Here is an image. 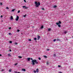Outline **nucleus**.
Wrapping results in <instances>:
<instances>
[{
	"mask_svg": "<svg viewBox=\"0 0 73 73\" xmlns=\"http://www.w3.org/2000/svg\"><path fill=\"white\" fill-rule=\"evenodd\" d=\"M31 62H32V64H37L38 63V61H37L36 59H34L33 60H32Z\"/></svg>",
	"mask_w": 73,
	"mask_h": 73,
	"instance_id": "f257e3e1",
	"label": "nucleus"
},
{
	"mask_svg": "<svg viewBox=\"0 0 73 73\" xmlns=\"http://www.w3.org/2000/svg\"><path fill=\"white\" fill-rule=\"evenodd\" d=\"M35 4H36V8L38 7V5H40V3L39 2L37 3V2H35Z\"/></svg>",
	"mask_w": 73,
	"mask_h": 73,
	"instance_id": "f03ea898",
	"label": "nucleus"
},
{
	"mask_svg": "<svg viewBox=\"0 0 73 73\" xmlns=\"http://www.w3.org/2000/svg\"><path fill=\"white\" fill-rule=\"evenodd\" d=\"M19 16H17L16 18L15 19V21H18V20H19Z\"/></svg>",
	"mask_w": 73,
	"mask_h": 73,
	"instance_id": "7ed1b4c3",
	"label": "nucleus"
},
{
	"mask_svg": "<svg viewBox=\"0 0 73 73\" xmlns=\"http://www.w3.org/2000/svg\"><path fill=\"white\" fill-rule=\"evenodd\" d=\"M56 25H58L59 24H61V22L60 21H59L58 22V23L56 22Z\"/></svg>",
	"mask_w": 73,
	"mask_h": 73,
	"instance_id": "20e7f679",
	"label": "nucleus"
},
{
	"mask_svg": "<svg viewBox=\"0 0 73 73\" xmlns=\"http://www.w3.org/2000/svg\"><path fill=\"white\" fill-rule=\"evenodd\" d=\"M13 16H11L10 18V20H13Z\"/></svg>",
	"mask_w": 73,
	"mask_h": 73,
	"instance_id": "39448f33",
	"label": "nucleus"
},
{
	"mask_svg": "<svg viewBox=\"0 0 73 73\" xmlns=\"http://www.w3.org/2000/svg\"><path fill=\"white\" fill-rule=\"evenodd\" d=\"M22 70L24 71V72H25V71H26V70H25V69L24 68H23Z\"/></svg>",
	"mask_w": 73,
	"mask_h": 73,
	"instance_id": "423d86ee",
	"label": "nucleus"
},
{
	"mask_svg": "<svg viewBox=\"0 0 73 73\" xmlns=\"http://www.w3.org/2000/svg\"><path fill=\"white\" fill-rule=\"evenodd\" d=\"M40 36H38L37 37V40H38L40 39Z\"/></svg>",
	"mask_w": 73,
	"mask_h": 73,
	"instance_id": "0eeeda50",
	"label": "nucleus"
},
{
	"mask_svg": "<svg viewBox=\"0 0 73 73\" xmlns=\"http://www.w3.org/2000/svg\"><path fill=\"white\" fill-rule=\"evenodd\" d=\"M7 56H8V57H11V55L10 54H8Z\"/></svg>",
	"mask_w": 73,
	"mask_h": 73,
	"instance_id": "6e6552de",
	"label": "nucleus"
},
{
	"mask_svg": "<svg viewBox=\"0 0 73 73\" xmlns=\"http://www.w3.org/2000/svg\"><path fill=\"white\" fill-rule=\"evenodd\" d=\"M36 72L37 73H38V69L37 68L36 69Z\"/></svg>",
	"mask_w": 73,
	"mask_h": 73,
	"instance_id": "1a4fd4ad",
	"label": "nucleus"
},
{
	"mask_svg": "<svg viewBox=\"0 0 73 73\" xmlns=\"http://www.w3.org/2000/svg\"><path fill=\"white\" fill-rule=\"evenodd\" d=\"M27 59L29 61H30V60H31V58H28Z\"/></svg>",
	"mask_w": 73,
	"mask_h": 73,
	"instance_id": "9d476101",
	"label": "nucleus"
},
{
	"mask_svg": "<svg viewBox=\"0 0 73 73\" xmlns=\"http://www.w3.org/2000/svg\"><path fill=\"white\" fill-rule=\"evenodd\" d=\"M44 28V26H42L41 27H40V29H43Z\"/></svg>",
	"mask_w": 73,
	"mask_h": 73,
	"instance_id": "9b49d317",
	"label": "nucleus"
},
{
	"mask_svg": "<svg viewBox=\"0 0 73 73\" xmlns=\"http://www.w3.org/2000/svg\"><path fill=\"white\" fill-rule=\"evenodd\" d=\"M68 33V32L67 31H65L64 32V34H66V33Z\"/></svg>",
	"mask_w": 73,
	"mask_h": 73,
	"instance_id": "f8f14e48",
	"label": "nucleus"
},
{
	"mask_svg": "<svg viewBox=\"0 0 73 73\" xmlns=\"http://www.w3.org/2000/svg\"><path fill=\"white\" fill-rule=\"evenodd\" d=\"M56 40L57 41H61L60 39H57Z\"/></svg>",
	"mask_w": 73,
	"mask_h": 73,
	"instance_id": "ddd939ff",
	"label": "nucleus"
},
{
	"mask_svg": "<svg viewBox=\"0 0 73 73\" xmlns=\"http://www.w3.org/2000/svg\"><path fill=\"white\" fill-rule=\"evenodd\" d=\"M58 27H61V25H58Z\"/></svg>",
	"mask_w": 73,
	"mask_h": 73,
	"instance_id": "4468645a",
	"label": "nucleus"
},
{
	"mask_svg": "<svg viewBox=\"0 0 73 73\" xmlns=\"http://www.w3.org/2000/svg\"><path fill=\"white\" fill-rule=\"evenodd\" d=\"M18 57L19 58H22V57L21 56H18Z\"/></svg>",
	"mask_w": 73,
	"mask_h": 73,
	"instance_id": "2eb2a0df",
	"label": "nucleus"
},
{
	"mask_svg": "<svg viewBox=\"0 0 73 73\" xmlns=\"http://www.w3.org/2000/svg\"><path fill=\"white\" fill-rule=\"evenodd\" d=\"M34 40H37V38H34Z\"/></svg>",
	"mask_w": 73,
	"mask_h": 73,
	"instance_id": "dca6fc26",
	"label": "nucleus"
},
{
	"mask_svg": "<svg viewBox=\"0 0 73 73\" xmlns=\"http://www.w3.org/2000/svg\"><path fill=\"white\" fill-rule=\"evenodd\" d=\"M56 54H54V57H56Z\"/></svg>",
	"mask_w": 73,
	"mask_h": 73,
	"instance_id": "f3484780",
	"label": "nucleus"
},
{
	"mask_svg": "<svg viewBox=\"0 0 73 73\" xmlns=\"http://www.w3.org/2000/svg\"><path fill=\"white\" fill-rule=\"evenodd\" d=\"M14 11H15V9H13V10L11 11H12V12H14Z\"/></svg>",
	"mask_w": 73,
	"mask_h": 73,
	"instance_id": "a211bd4d",
	"label": "nucleus"
},
{
	"mask_svg": "<svg viewBox=\"0 0 73 73\" xmlns=\"http://www.w3.org/2000/svg\"><path fill=\"white\" fill-rule=\"evenodd\" d=\"M56 39H55L53 41H54V42H55V41H56Z\"/></svg>",
	"mask_w": 73,
	"mask_h": 73,
	"instance_id": "6ab92c4d",
	"label": "nucleus"
},
{
	"mask_svg": "<svg viewBox=\"0 0 73 73\" xmlns=\"http://www.w3.org/2000/svg\"><path fill=\"white\" fill-rule=\"evenodd\" d=\"M56 7H57V6L54 5V8H56Z\"/></svg>",
	"mask_w": 73,
	"mask_h": 73,
	"instance_id": "aec40b11",
	"label": "nucleus"
},
{
	"mask_svg": "<svg viewBox=\"0 0 73 73\" xmlns=\"http://www.w3.org/2000/svg\"><path fill=\"white\" fill-rule=\"evenodd\" d=\"M46 64H49V62H46Z\"/></svg>",
	"mask_w": 73,
	"mask_h": 73,
	"instance_id": "412c9836",
	"label": "nucleus"
},
{
	"mask_svg": "<svg viewBox=\"0 0 73 73\" xmlns=\"http://www.w3.org/2000/svg\"><path fill=\"white\" fill-rule=\"evenodd\" d=\"M51 30V29H48V31H50Z\"/></svg>",
	"mask_w": 73,
	"mask_h": 73,
	"instance_id": "4be33fe9",
	"label": "nucleus"
},
{
	"mask_svg": "<svg viewBox=\"0 0 73 73\" xmlns=\"http://www.w3.org/2000/svg\"><path fill=\"white\" fill-rule=\"evenodd\" d=\"M38 59L39 60H41V58H40V57H39L38 58Z\"/></svg>",
	"mask_w": 73,
	"mask_h": 73,
	"instance_id": "5701e85b",
	"label": "nucleus"
},
{
	"mask_svg": "<svg viewBox=\"0 0 73 73\" xmlns=\"http://www.w3.org/2000/svg\"><path fill=\"white\" fill-rule=\"evenodd\" d=\"M6 9H9V8H8V7H6Z\"/></svg>",
	"mask_w": 73,
	"mask_h": 73,
	"instance_id": "b1692460",
	"label": "nucleus"
},
{
	"mask_svg": "<svg viewBox=\"0 0 73 73\" xmlns=\"http://www.w3.org/2000/svg\"><path fill=\"white\" fill-rule=\"evenodd\" d=\"M15 73H20V72H15Z\"/></svg>",
	"mask_w": 73,
	"mask_h": 73,
	"instance_id": "393cba45",
	"label": "nucleus"
},
{
	"mask_svg": "<svg viewBox=\"0 0 73 73\" xmlns=\"http://www.w3.org/2000/svg\"><path fill=\"white\" fill-rule=\"evenodd\" d=\"M20 10L18 11L17 13H20Z\"/></svg>",
	"mask_w": 73,
	"mask_h": 73,
	"instance_id": "a878e982",
	"label": "nucleus"
},
{
	"mask_svg": "<svg viewBox=\"0 0 73 73\" xmlns=\"http://www.w3.org/2000/svg\"><path fill=\"white\" fill-rule=\"evenodd\" d=\"M29 41H32V40L31 39H29Z\"/></svg>",
	"mask_w": 73,
	"mask_h": 73,
	"instance_id": "bb28decb",
	"label": "nucleus"
},
{
	"mask_svg": "<svg viewBox=\"0 0 73 73\" xmlns=\"http://www.w3.org/2000/svg\"><path fill=\"white\" fill-rule=\"evenodd\" d=\"M15 45H17V42H15Z\"/></svg>",
	"mask_w": 73,
	"mask_h": 73,
	"instance_id": "cd10ccee",
	"label": "nucleus"
},
{
	"mask_svg": "<svg viewBox=\"0 0 73 73\" xmlns=\"http://www.w3.org/2000/svg\"><path fill=\"white\" fill-rule=\"evenodd\" d=\"M17 32H20V30H19V29L17 30Z\"/></svg>",
	"mask_w": 73,
	"mask_h": 73,
	"instance_id": "c85d7f7f",
	"label": "nucleus"
},
{
	"mask_svg": "<svg viewBox=\"0 0 73 73\" xmlns=\"http://www.w3.org/2000/svg\"><path fill=\"white\" fill-rule=\"evenodd\" d=\"M46 50H47V51H49V49H47Z\"/></svg>",
	"mask_w": 73,
	"mask_h": 73,
	"instance_id": "c756f323",
	"label": "nucleus"
},
{
	"mask_svg": "<svg viewBox=\"0 0 73 73\" xmlns=\"http://www.w3.org/2000/svg\"><path fill=\"white\" fill-rule=\"evenodd\" d=\"M12 41H10V42H9L10 43H12Z\"/></svg>",
	"mask_w": 73,
	"mask_h": 73,
	"instance_id": "7c9ffc66",
	"label": "nucleus"
},
{
	"mask_svg": "<svg viewBox=\"0 0 73 73\" xmlns=\"http://www.w3.org/2000/svg\"><path fill=\"white\" fill-rule=\"evenodd\" d=\"M61 66L60 65H58V67H59V68L61 67Z\"/></svg>",
	"mask_w": 73,
	"mask_h": 73,
	"instance_id": "2f4dec72",
	"label": "nucleus"
},
{
	"mask_svg": "<svg viewBox=\"0 0 73 73\" xmlns=\"http://www.w3.org/2000/svg\"><path fill=\"white\" fill-rule=\"evenodd\" d=\"M9 72H11V70H9Z\"/></svg>",
	"mask_w": 73,
	"mask_h": 73,
	"instance_id": "473e14b6",
	"label": "nucleus"
},
{
	"mask_svg": "<svg viewBox=\"0 0 73 73\" xmlns=\"http://www.w3.org/2000/svg\"><path fill=\"white\" fill-rule=\"evenodd\" d=\"M25 7H26L25 6H23V8H25Z\"/></svg>",
	"mask_w": 73,
	"mask_h": 73,
	"instance_id": "72a5a7b5",
	"label": "nucleus"
},
{
	"mask_svg": "<svg viewBox=\"0 0 73 73\" xmlns=\"http://www.w3.org/2000/svg\"><path fill=\"white\" fill-rule=\"evenodd\" d=\"M9 35H11V33H9Z\"/></svg>",
	"mask_w": 73,
	"mask_h": 73,
	"instance_id": "f704fd0d",
	"label": "nucleus"
},
{
	"mask_svg": "<svg viewBox=\"0 0 73 73\" xmlns=\"http://www.w3.org/2000/svg\"><path fill=\"white\" fill-rule=\"evenodd\" d=\"M0 5H3V4L2 3H0Z\"/></svg>",
	"mask_w": 73,
	"mask_h": 73,
	"instance_id": "c9c22d12",
	"label": "nucleus"
},
{
	"mask_svg": "<svg viewBox=\"0 0 73 73\" xmlns=\"http://www.w3.org/2000/svg\"><path fill=\"white\" fill-rule=\"evenodd\" d=\"M25 9H28V7H26V6L25 7Z\"/></svg>",
	"mask_w": 73,
	"mask_h": 73,
	"instance_id": "e433bc0d",
	"label": "nucleus"
},
{
	"mask_svg": "<svg viewBox=\"0 0 73 73\" xmlns=\"http://www.w3.org/2000/svg\"><path fill=\"white\" fill-rule=\"evenodd\" d=\"M26 16H27V15L26 14L25 15H24V17H25Z\"/></svg>",
	"mask_w": 73,
	"mask_h": 73,
	"instance_id": "4c0bfd02",
	"label": "nucleus"
},
{
	"mask_svg": "<svg viewBox=\"0 0 73 73\" xmlns=\"http://www.w3.org/2000/svg\"><path fill=\"white\" fill-rule=\"evenodd\" d=\"M34 73H36V71L35 70H34Z\"/></svg>",
	"mask_w": 73,
	"mask_h": 73,
	"instance_id": "58836bf2",
	"label": "nucleus"
},
{
	"mask_svg": "<svg viewBox=\"0 0 73 73\" xmlns=\"http://www.w3.org/2000/svg\"><path fill=\"white\" fill-rule=\"evenodd\" d=\"M42 10H44V8H42Z\"/></svg>",
	"mask_w": 73,
	"mask_h": 73,
	"instance_id": "ea45409f",
	"label": "nucleus"
},
{
	"mask_svg": "<svg viewBox=\"0 0 73 73\" xmlns=\"http://www.w3.org/2000/svg\"><path fill=\"white\" fill-rule=\"evenodd\" d=\"M31 60H32V61H33V58H31Z\"/></svg>",
	"mask_w": 73,
	"mask_h": 73,
	"instance_id": "a19ab883",
	"label": "nucleus"
},
{
	"mask_svg": "<svg viewBox=\"0 0 73 73\" xmlns=\"http://www.w3.org/2000/svg\"><path fill=\"white\" fill-rule=\"evenodd\" d=\"M1 18H2V17H3V15H1Z\"/></svg>",
	"mask_w": 73,
	"mask_h": 73,
	"instance_id": "79ce46f5",
	"label": "nucleus"
},
{
	"mask_svg": "<svg viewBox=\"0 0 73 73\" xmlns=\"http://www.w3.org/2000/svg\"><path fill=\"white\" fill-rule=\"evenodd\" d=\"M11 29V27H10L9 28V29Z\"/></svg>",
	"mask_w": 73,
	"mask_h": 73,
	"instance_id": "37998d69",
	"label": "nucleus"
},
{
	"mask_svg": "<svg viewBox=\"0 0 73 73\" xmlns=\"http://www.w3.org/2000/svg\"><path fill=\"white\" fill-rule=\"evenodd\" d=\"M14 65H15V66H16V65H17V64H14Z\"/></svg>",
	"mask_w": 73,
	"mask_h": 73,
	"instance_id": "c03bdc74",
	"label": "nucleus"
},
{
	"mask_svg": "<svg viewBox=\"0 0 73 73\" xmlns=\"http://www.w3.org/2000/svg\"><path fill=\"white\" fill-rule=\"evenodd\" d=\"M1 56H2V55H1V54H0V57H1Z\"/></svg>",
	"mask_w": 73,
	"mask_h": 73,
	"instance_id": "a18cd8bd",
	"label": "nucleus"
},
{
	"mask_svg": "<svg viewBox=\"0 0 73 73\" xmlns=\"http://www.w3.org/2000/svg\"><path fill=\"white\" fill-rule=\"evenodd\" d=\"M9 51H10V52H11V49L9 50Z\"/></svg>",
	"mask_w": 73,
	"mask_h": 73,
	"instance_id": "49530a36",
	"label": "nucleus"
},
{
	"mask_svg": "<svg viewBox=\"0 0 73 73\" xmlns=\"http://www.w3.org/2000/svg\"><path fill=\"white\" fill-rule=\"evenodd\" d=\"M44 57H45V58H46V56H44Z\"/></svg>",
	"mask_w": 73,
	"mask_h": 73,
	"instance_id": "de8ad7c7",
	"label": "nucleus"
},
{
	"mask_svg": "<svg viewBox=\"0 0 73 73\" xmlns=\"http://www.w3.org/2000/svg\"><path fill=\"white\" fill-rule=\"evenodd\" d=\"M3 70H1V71H2V72H3Z\"/></svg>",
	"mask_w": 73,
	"mask_h": 73,
	"instance_id": "09e8293b",
	"label": "nucleus"
},
{
	"mask_svg": "<svg viewBox=\"0 0 73 73\" xmlns=\"http://www.w3.org/2000/svg\"><path fill=\"white\" fill-rule=\"evenodd\" d=\"M24 1H26L25 0H24Z\"/></svg>",
	"mask_w": 73,
	"mask_h": 73,
	"instance_id": "8fccbe9b",
	"label": "nucleus"
},
{
	"mask_svg": "<svg viewBox=\"0 0 73 73\" xmlns=\"http://www.w3.org/2000/svg\"><path fill=\"white\" fill-rule=\"evenodd\" d=\"M60 73H62V72H60Z\"/></svg>",
	"mask_w": 73,
	"mask_h": 73,
	"instance_id": "3c124183",
	"label": "nucleus"
},
{
	"mask_svg": "<svg viewBox=\"0 0 73 73\" xmlns=\"http://www.w3.org/2000/svg\"><path fill=\"white\" fill-rule=\"evenodd\" d=\"M17 64V63H16V64Z\"/></svg>",
	"mask_w": 73,
	"mask_h": 73,
	"instance_id": "603ef678",
	"label": "nucleus"
},
{
	"mask_svg": "<svg viewBox=\"0 0 73 73\" xmlns=\"http://www.w3.org/2000/svg\"><path fill=\"white\" fill-rule=\"evenodd\" d=\"M32 28H34V27H33Z\"/></svg>",
	"mask_w": 73,
	"mask_h": 73,
	"instance_id": "864d4df0",
	"label": "nucleus"
},
{
	"mask_svg": "<svg viewBox=\"0 0 73 73\" xmlns=\"http://www.w3.org/2000/svg\"><path fill=\"white\" fill-rule=\"evenodd\" d=\"M9 48H11V47H9Z\"/></svg>",
	"mask_w": 73,
	"mask_h": 73,
	"instance_id": "5fc2aeb1",
	"label": "nucleus"
},
{
	"mask_svg": "<svg viewBox=\"0 0 73 73\" xmlns=\"http://www.w3.org/2000/svg\"><path fill=\"white\" fill-rule=\"evenodd\" d=\"M33 65H35V64H33Z\"/></svg>",
	"mask_w": 73,
	"mask_h": 73,
	"instance_id": "6e6d98bb",
	"label": "nucleus"
}]
</instances>
